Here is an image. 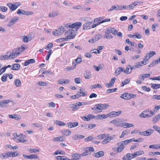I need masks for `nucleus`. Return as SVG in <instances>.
<instances>
[{"instance_id":"nucleus-57","label":"nucleus","mask_w":160,"mask_h":160,"mask_svg":"<svg viewBox=\"0 0 160 160\" xmlns=\"http://www.w3.org/2000/svg\"><path fill=\"white\" fill-rule=\"evenodd\" d=\"M150 155H160V152H150L149 153Z\"/></svg>"},{"instance_id":"nucleus-19","label":"nucleus","mask_w":160,"mask_h":160,"mask_svg":"<svg viewBox=\"0 0 160 160\" xmlns=\"http://www.w3.org/2000/svg\"><path fill=\"white\" fill-rule=\"evenodd\" d=\"M60 14V12L58 11H53L49 14L48 16L50 18H52L55 17Z\"/></svg>"},{"instance_id":"nucleus-45","label":"nucleus","mask_w":160,"mask_h":160,"mask_svg":"<svg viewBox=\"0 0 160 160\" xmlns=\"http://www.w3.org/2000/svg\"><path fill=\"white\" fill-rule=\"evenodd\" d=\"M15 84L17 87H20L21 85V82L20 80L18 79L15 80Z\"/></svg>"},{"instance_id":"nucleus-42","label":"nucleus","mask_w":160,"mask_h":160,"mask_svg":"<svg viewBox=\"0 0 160 160\" xmlns=\"http://www.w3.org/2000/svg\"><path fill=\"white\" fill-rule=\"evenodd\" d=\"M39 151V149L36 148H29L28 150V152L31 153H37Z\"/></svg>"},{"instance_id":"nucleus-50","label":"nucleus","mask_w":160,"mask_h":160,"mask_svg":"<svg viewBox=\"0 0 160 160\" xmlns=\"http://www.w3.org/2000/svg\"><path fill=\"white\" fill-rule=\"evenodd\" d=\"M52 50L51 49L49 50L48 52V54L46 57V60H48L49 59L50 57L52 54Z\"/></svg>"},{"instance_id":"nucleus-56","label":"nucleus","mask_w":160,"mask_h":160,"mask_svg":"<svg viewBox=\"0 0 160 160\" xmlns=\"http://www.w3.org/2000/svg\"><path fill=\"white\" fill-rule=\"evenodd\" d=\"M38 84L41 86H46L47 85V83L46 82H39Z\"/></svg>"},{"instance_id":"nucleus-32","label":"nucleus","mask_w":160,"mask_h":160,"mask_svg":"<svg viewBox=\"0 0 160 160\" xmlns=\"http://www.w3.org/2000/svg\"><path fill=\"white\" fill-rule=\"evenodd\" d=\"M149 148H150L159 149L160 148V144H155L151 145L149 146Z\"/></svg>"},{"instance_id":"nucleus-12","label":"nucleus","mask_w":160,"mask_h":160,"mask_svg":"<svg viewBox=\"0 0 160 160\" xmlns=\"http://www.w3.org/2000/svg\"><path fill=\"white\" fill-rule=\"evenodd\" d=\"M92 23V22H87L83 25V29L87 30L91 28V24Z\"/></svg>"},{"instance_id":"nucleus-20","label":"nucleus","mask_w":160,"mask_h":160,"mask_svg":"<svg viewBox=\"0 0 160 160\" xmlns=\"http://www.w3.org/2000/svg\"><path fill=\"white\" fill-rule=\"evenodd\" d=\"M84 151H85L86 153L90 155L91 154L90 152H94V150L92 147H90L85 148H84Z\"/></svg>"},{"instance_id":"nucleus-30","label":"nucleus","mask_w":160,"mask_h":160,"mask_svg":"<svg viewBox=\"0 0 160 160\" xmlns=\"http://www.w3.org/2000/svg\"><path fill=\"white\" fill-rule=\"evenodd\" d=\"M104 152L102 151H100L95 153L94 156L97 158H99L104 155Z\"/></svg>"},{"instance_id":"nucleus-41","label":"nucleus","mask_w":160,"mask_h":160,"mask_svg":"<svg viewBox=\"0 0 160 160\" xmlns=\"http://www.w3.org/2000/svg\"><path fill=\"white\" fill-rule=\"evenodd\" d=\"M23 38L22 41L24 42H27L30 41L31 39H30L27 36H23L22 37Z\"/></svg>"},{"instance_id":"nucleus-11","label":"nucleus","mask_w":160,"mask_h":160,"mask_svg":"<svg viewBox=\"0 0 160 160\" xmlns=\"http://www.w3.org/2000/svg\"><path fill=\"white\" fill-rule=\"evenodd\" d=\"M98 106L99 108H100V109H98V110L99 111H97L98 112H101L102 110L105 109L109 106V105L105 104H98Z\"/></svg>"},{"instance_id":"nucleus-5","label":"nucleus","mask_w":160,"mask_h":160,"mask_svg":"<svg viewBox=\"0 0 160 160\" xmlns=\"http://www.w3.org/2000/svg\"><path fill=\"white\" fill-rule=\"evenodd\" d=\"M21 5V3L20 2H16L14 4L11 3H9L7 4V5L10 8L11 11L15 10L19 6Z\"/></svg>"},{"instance_id":"nucleus-27","label":"nucleus","mask_w":160,"mask_h":160,"mask_svg":"<svg viewBox=\"0 0 160 160\" xmlns=\"http://www.w3.org/2000/svg\"><path fill=\"white\" fill-rule=\"evenodd\" d=\"M108 117L107 114H99L96 116V118L99 119H105Z\"/></svg>"},{"instance_id":"nucleus-35","label":"nucleus","mask_w":160,"mask_h":160,"mask_svg":"<svg viewBox=\"0 0 160 160\" xmlns=\"http://www.w3.org/2000/svg\"><path fill=\"white\" fill-rule=\"evenodd\" d=\"M84 78L87 79H88L91 78V73L89 71H87L84 74Z\"/></svg>"},{"instance_id":"nucleus-63","label":"nucleus","mask_w":160,"mask_h":160,"mask_svg":"<svg viewBox=\"0 0 160 160\" xmlns=\"http://www.w3.org/2000/svg\"><path fill=\"white\" fill-rule=\"evenodd\" d=\"M10 154L11 157H15L17 156H18V154H16V152H10Z\"/></svg>"},{"instance_id":"nucleus-18","label":"nucleus","mask_w":160,"mask_h":160,"mask_svg":"<svg viewBox=\"0 0 160 160\" xmlns=\"http://www.w3.org/2000/svg\"><path fill=\"white\" fill-rule=\"evenodd\" d=\"M84 138V136L83 135L79 134H76L72 136V139L73 140H76L77 139H80L83 138Z\"/></svg>"},{"instance_id":"nucleus-9","label":"nucleus","mask_w":160,"mask_h":160,"mask_svg":"<svg viewBox=\"0 0 160 160\" xmlns=\"http://www.w3.org/2000/svg\"><path fill=\"white\" fill-rule=\"evenodd\" d=\"M122 112L121 111H119L118 112L112 111L109 112L107 114L108 117H114L116 116H118L120 115Z\"/></svg>"},{"instance_id":"nucleus-48","label":"nucleus","mask_w":160,"mask_h":160,"mask_svg":"<svg viewBox=\"0 0 160 160\" xmlns=\"http://www.w3.org/2000/svg\"><path fill=\"white\" fill-rule=\"evenodd\" d=\"M21 48L20 47L17 48L13 49V50L14 51H16V52L18 55L20 54L22 52V50H21Z\"/></svg>"},{"instance_id":"nucleus-17","label":"nucleus","mask_w":160,"mask_h":160,"mask_svg":"<svg viewBox=\"0 0 160 160\" xmlns=\"http://www.w3.org/2000/svg\"><path fill=\"white\" fill-rule=\"evenodd\" d=\"M121 124L122 125V127L124 128H127L133 127L134 126V124H132L129 123L128 122H122Z\"/></svg>"},{"instance_id":"nucleus-59","label":"nucleus","mask_w":160,"mask_h":160,"mask_svg":"<svg viewBox=\"0 0 160 160\" xmlns=\"http://www.w3.org/2000/svg\"><path fill=\"white\" fill-rule=\"evenodd\" d=\"M64 152L62 151H56L54 153L53 155H57L58 154L63 155L64 154Z\"/></svg>"},{"instance_id":"nucleus-37","label":"nucleus","mask_w":160,"mask_h":160,"mask_svg":"<svg viewBox=\"0 0 160 160\" xmlns=\"http://www.w3.org/2000/svg\"><path fill=\"white\" fill-rule=\"evenodd\" d=\"M105 34L104 35V38H112V36L110 34V33L108 32L107 30H106V31L105 32Z\"/></svg>"},{"instance_id":"nucleus-61","label":"nucleus","mask_w":160,"mask_h":160,"mask_svg":"<svg viewBox=\"0 0 160 160\" xmlns=\"http://www.w3.org/2000/svg\"><path fill=\"white\" fill-rule=\"evenodd\" d=\"M153 128L154 129H155L156 131H157L159 133H160V128H159L157 126H156L155 125H153Z\"/></svg>"},{"instance_id":"nucleus-8","label":"nucleus","mask_w":160,"mask_h":160,"mask_svg":"<svg viewBox=\"0 0 160 160\" xmlns=\"http://www.w3.org/2000/svg\"><path fill=\"white\" fill-rule=\"evenodd\" d=\"M82 23L80 22H77L72 24V28H75V31H77L82 26Z\"/></svg>"},{"instance_id":"nucleus-1","label":"nucleus","mask_w":160,"mask_h":160,"mask_svg":"<svg viewBox=\"0 0 160 160\" xmlns=\"http://www.w3.org/2000/svg\"><path fill=\"white\" fill-rule=\"evenodd\" d=\"M154 114V112L148 109L143 111L139 114V116L143 118H147L151 117Z\"/></svg>"},{"instance_id":"nucleus-16","label":"nucleus","mask_w":160,"mask_h":160,"mask_svg":"<svg viewBox=\"0 0 160 160\" xmlns=\"http://www.w3.org/2000/svg\"><path fill=\"white\" fill-rule=\"evenodd\" d=\"M132 70V66L131 65H128L127 66L125 70L124 69V72L127 74L130 73Z\"/></svg>"},{"instance_id":"nucleus-40","label":"nucleus","mask_w":160,"mask_h":160,"mask_svg":"<svg viewBox=\"0 0 160 160\" xmlns=\"http://www.w3.org/2000/svg\"><path fill=\"white\" fill-rule=\"evenodd\" d=\"M9 74L6 73L3 74L1 78V80L3 82H5L7 80V77L8 76Z\"/></svg>"},{"instance_id":"nucleus-2","label":"nucleus","mask_w":160,"mask_h":160,"mask_svg":"<svg viewBox=\"0 0 160 160\" xmlns=\"http://www.w3.org/2000/svg\"><path fill=\"white\" fill-rule=\"evenodd\" d=\"M66 31L64 27L61 26L59 28L56 29L55 31L53 32V34L55 36H57L61 35L64 33V31Z\"/></svg>"},{"instance_id":"nucleus-4","label":"nucleus","mask_w":160,"mask_h":160,"mask_svg":"<svg viewBox=\"0 0 160 160\" xmlns=\"http://www.w3.org/2000/svg\"><path fill=\"white\" fill-rule=\"evenodd\" d=\"M136 95L135 94H130L128 93H125L121 95L120 97L123 99L127 100L131 98H134L136 97Z\"/></svg>"},{"instance_id":"nucleus-54","label":"nucleus","mask_w":160,"mask_h":160,"mask_svg":"<svg viewBox=\"0 0 160 160\" xmlns=\"http://www.w3.org/2000/svg\"><path fill=\"white\" fill-rule=\"evenodd\" d=\"M71 108H72V111H74L75 110H77L78 109V108H77L76 105L74 104H72L71 105Z\"/></svg>"},{"instance_id":"nucleus-44","label":"nucleus","mask_w":160,"mask_h":160,"mask_svg":"<svg viewBox=\"0 0 160 160\" xmlns=\"http://www.w3.org/2000/svg\"><path fill=\"white\" fill-rule=\"evenodd\" d=\"M156 54L155 52L153 51H151L149 52L148 53H147L146 54L148 56V59H150L153 55Z\"/></svg>"},{"instance_id":"nucleus-52","label":"nucleus","mask_w":160,"mask_h":160,"mask_svg":"<svg viewBox=\"0 0 160 160\" xmlns=\"http://www.w3.org/2000/svg\"><path fill=\"white\" fill-rule=\"evenodd\" d=\"M128 133L127 130H124L122 132V134L120 136V138H123L125 135H127Z\"/></svg>"},{"instance_id":"nucleus-22","label":"nucleus","mask_w":160,"mask_h":160,"mask_svg":"<svg viewBox=\"0 0 160 160\" xmlns=\"http://www.w3.org/2000/svg\"><path fill=\"white\" fill-rule=\"evenodd\" d=\"M70 81L68 79H61L58 81V82L59 84H67L69 83Z\"/></svg>"},{"instance_id":"nucleus-10","label":"nucleus","mask_w":160,"mask_h":160,"mask_svg":"<svg viewBox=\"0 0 160 160\" xmlns=\"http://www.w3.org/2000/svg\"><path fill=\"white\" fill-rule=\"evenodd\" d=\"M11 157L10 152H7L4 153L0 154V158L2 159H4L6 158Z\"/></svg>"},{"instance_id":"nucleus-34","label":"nucleus","mask_w":160,"mask_h":160,"mask_svg":"<svg viewBox=\"0 0 160 160\" xmlns=\"http://www.w3.org/2000/svg\"><path fill=\"white\" fill-rule=\"evenodd\" d=\"M151 88L153 89H156L160 88V84H153L151 83Z\"/></svg>"},{"instance_id":"nucleus-60","label":"nucleus","mask_w":160,"mask_h":160,"mask_svg":"<svg viewBox=\"0 0 160 160\" xmlns=\"http://www.w3.org/2000/svg\"><path fill=\"white\" fill-rule=\"evenodd\" d=\"M111 21V19L110 18H107L99 22V24H101L102 23H104V22H109Z\"/></svg>"},{"instance_id":"nucleus-13","label":"nucleus","mask_w":160,"mask_h":160,"mask_svg":"<svg viewBox=\"0 0 160 160\" xmlns=\"http://www.w3.org/2000/svg\"><path fill=\"white\" fill-rule=\"evenodd\" d=\"M107 31L109 33H112L114 35L117 34V32L116 29L111 27H108L107 29Z\"/></svg>"},{"instance_id":"nucleus-39","label":"nucleus","mask_w":160,"mask_h":160,"mask_svg":"<svg viewBox=\"0 0 160 160\" xmlns=\"http://www.w3.org/2000/svg\"><path fill=\"white\" fill-rule=\"evenodd\" d=\"M9 59L8 56L7 55L0 56V60H8Z\"/></svg>"},{"instance_id":"nucleus-3","label":"nucleus","mask_w":160,"mask_h":160,"mask_svg":"<svg viewBox=\"0 0 160 160\" xmlns=\"http://www.w3.org/2000/svg\"><path fill=\"white\" fill-rule=\"evenodd\" d=\"M65 34L68 36L70 39H71L74 38L75 36L76 33L74 30L69 29L66 32Z\"/></svg>"},{"instance_id":"nucleus-53","label":"nucleus","mask_w":160,"mask_h":160,"mask_svg":"<svg viewBox=\"0 0 160 160\" xmlns=\"http://www.w3.org/2000/svg\"><path fill=\"white\" fill-rule=\"evenodd\" d=\"M74 81L76 84H79L81 82V79L80 78H75Z\"/></svg>"},{"instance_id":"nucleus-64","label":"nucleus","mask_w":160,"mask_h":160,"mask_svg":"<svg viewBox=\"0 0 160 160\" xmlns=\"http://www.w3.org/2000/svg\"><path fill=\"white\" fill-rule=\"evenodd\" d=\"M93 138H94L92 137L91 136H89L85 139V140L87 142H88L89 141L92 140Z\"/></svg>"},{"instance_id":"nucleus-21","label":"nucleus","mask_w":160,"mask_h":160,"mask_svg":"<svg viewBox=\"0 0 160 160\" xmlns=\"http://www.w3.org/2000/svg\"><path fill=\"white\" fill-rule=\"evenodd\" d=\"M20 67V65L18 63H15L13 64L12 65L11 69L14 70H18L19 69Z\"/></svg>"},{"instance_id":"nucleus-25","label":"nucleus","mask_w":160,"mask_h":160,"mask_svg":"<svg viewBox=\"0 0 160 160\" xmlns=\"http://www.w3.org/2000/svg\"><path fill=\"white\" fill-rule=\"evenodd\" d=\"M16 52V51H14V50H13L12 53L8 55L9 58H14L18 56Z\"/></svg>"},{"instance_id":"nucleus-51","label":"nucleus","mask_w":160,"mask_h":160,"mask_svg":"<svg viewBox=\"0 0 160 160\" xmlns=\"http://www.w3.org/2000/svg\"><path fill=\"white\" fill-rule=\"evenodd\" d=\"M110 141V139L109 138H108V136L106 138L104 139L103 140V141L102 142V144H106V143H107L108 142Z\"/></svg>"},{"instance_id":"nucleus-15","label":"nucleus","mask_w":160,"mask_h":160,"mask_svg":"<svg viewBox=\"0 0 160 160\" xmlns=\"http://www.w3.org/2000/svg\"><path fill=\"white\" fill-rule=\"evenodd\" d=\"M154 130L151 128L147 129L146 131H144L145 136H149L151 135V134L154 132Z\"/></svg>"},{"instance_id":"nucleus-24","label":"nucleus","mask_w":160,"mask_h":160,"mask_svg":"<svg viewBox=\"0 0 160 160\" xmlns=\"http://www.w3.org/2000/svg\"><path fill=\"white\" fill-rule=\"evenodd\" d=\"M122 72H124V68L121 67H119L116 70L115 73L117 75L120 74Z\"/></svg>"},{"instance_id":"nucleus-43","label":"nucleus","mask_w":160,"mask_h":160,"mask_svg":"<svg viewBox=\"0 0 160 160\" xmlns=\"http://www.w3.org/2000/svg\"><path fill=\"white\" fill-rule=\"evenodd\" d=\"M81 156V154L78 153H76L73 154V156L74 157V160H77L79 159L80 158V156Z\"/></svg>"},{"instance_id":"nucleus-49","label":"nucleus","mask_w":160,"mask_h":160,"mask_svg":"<svg viewBox=\"0 0 160 160\" xmlns=\"http://www.w3.org/2000/svg\"><path fill=\"white\" fill-rule=\"evenodd\" d=\"M116 90V88L108 89L106 91V92L108 94L110 93H111L113 92H115Z\"/></svg>"},{"instance_id":"nucleus-55","label":"nucleus","mask_w":160,"mask_h":160,"mask_svg":"<svg viewBox=\"0 0 160 160\" xmlns=\"http://www.w3.org/2000/svg\"><path fill=\"white\" fill-rule=\"evenodd\" d=\"M139 145V144L138 143H135L130 148V150H133L135 149L136 147Z\"/></svg>"},{"instance_id":"nucleus-38","label":"nucleus","mask_w":160,"mask_h":160,"mask_svg":"<svg viewBox=\"0 0 160 160\" xmlns=\"http://www.w3.org/2000/svg\"><path fill=\"white\" fill-rule=\"evenodd\" d=\"M54 123L59 126H62L65 125V123L60 121L55 120L54 121Z\"/></svg>"},{"instance_id":"nucleus-29","label":"nucleus","mask_w":160,"mask_h":160,"mask_svg":"<svg viewBox=\"0 0 160 160\" xmlns=\"http://www.w3.org/2000/svg\"><path fill=\"white\" fill-rule=\"evenodd\" d=\"M132 159L131 156V153H128L127 154L122 158L123 160H130Z\"/></svg>"},{"instance_id":"nucleus-36","label":"nucleus","mask_w":160,"mask_h":160,"mask_svg":"<svg viewBox=\"0 0 160 160\" xmlns=\"http://www.w3.org/2000/svg\"><path fill=\"white\" fill-rule=\"evenodd\" d=\"M133 140V139H127L124 141H122L121 143L124 146L125 145H126L131 142H132Z\"/></svg>"},{"instance_id":"nucleus-6","label":"nucleus","mask_w":160,"mask_h":160,"mask_svg":"<svg viewBox=\"0 0 160 160\" xmlns=\"http://www.w3.org/2000/svg\"><path fill=\"white\" fill-rule=\"evenodd\" d=\"M17 12L18 15H32L33 14L32 12L20 9L18 10Z\"/></svg>"},{"instance_id":"nucleus-23","label":"nucleus","mask_w":160,"mask_h":160,"mask_svg":"<svg viewBox=\"0 0 160 160\" xmlns=\"http://www.w3.org/2000/svg\"><path fill=\"white\" fill-rule=\"evenodd\" d=\"M150 74L149 73L143 74L141 75L138 78L141 79V80H143L146 78H148L150 77Z\"/></svg>"},{"instance_id":"nucleus-28","label":"nucleus","mask_w":160,"mask_h":160,"mask_svg":"<svg viewBox=\"0 0 160 160\" xmlns=\"http://www.w3.org/2000/svg\"><path fill=\"white\" fill-rule=\"evenodd\" d=\"M35 62L34 59H31L25 61L24 65L27 66L30 63H33Z\"/></svg>"},{"instance_id":"nucleus-47","label":"nucleus","mask_w":160,"mask_h":160,"mask_svg":"<svg viewBox=\"0 0 160 160\" xmlns=\"http://www.w3.org/2000/svg\"><path fill=\"white\" fill-rule=\"evenodd\" d=\"M38 156L35 154H32L29 155L28 159H38Z\"/></svg>"},{"instance_id":"nucleus-58","label":"nucleus","mask_w":160,"mask_h":160,"mask_svg":"<svg viewBox=\"0 0 160 160\" xmlns=\"http://www.w3.org/2000/svg\"><path fill=\"white\" fill-rule=\"evenodd\" d=\"M78 93L80 97L85 96L87 95V94L84 92H78Z\"/></svg>"},{"instance_id":"nucleus-26","label":"nucleus","mask_w":160,"mask_h":160,"mask_svg":"<svg viewBox=\"0 0 160 160\" xmlns=\"http://www.w3.org/2000/svg\"><path fill=\"white\" fill-rule=\"evenodd\" d=\"M61 133L64 136H68L70 135L71 132L70 130L68 129H66L63 130Z\"/></svg>"},{"instance_id":"nucleus-62","label":"nucleus","mask_w":160,"mask_h":160,"mask_svg":"<svg viewBox=\"0 0 160 160\" xmlns=\"http://www.w3.org/2000/svg\"><path fill=\"white\" fill-rule=\"evenodd\" d=\"M27 142V141L24 139H17V142H18L23 143Z\"/></svg>"},{"instance_id":"nucleus-31","label":"nucleus","mask_w":160,"mask_h":160,"mask_svg":"<svg viewBox=\"0 0 160 160\" xmlns=\"http://www.w3.org/2000/svg\"><path fill=\"white\" fill-rule=\"evenodd\" d=\"M160 119V114H158L152 119V121L154 123H155Z\"/></svg>"},{"instance_id":"nucleus-7","label":"nucleus","mask_w":160,"mask_h":160,"mask_svg":"<svg viewBox=\"0 0 160 160\" xmlns=\"http://www.w3.org/2000/svg\"><path fill=\"white\" fill-rule=\"evenodd\" d=\"M102 36L100 34H97L96 35L94 36L93 38L89 40V42L91 43H94L100 39L102 38Z\"/></svg>"},{"instance_id":"nucleus-46","label":"nucleus","mask_w":160,"mask_h":160,"mask_svg":"<svg viewBox=\"0 0 160 160\" xmlns=\"http://www.w3.org/2000/svg\"><path fill=\"white\" fill-rule=\"evenodd\" d=\"M124 148V146L122 145L121 143L119 146L117 148L118 152H120L122 151Z\"/></svg>"},{"instance_id":"nucleus-33","label":"nucleus","mask_w":160,"mask_h":160,"mask_svg":"<svg viewBox=\"0 0 160 160\" xmlns=\"http://www.w3.org/2000/svg\"><path fill=\"white\" fill-rule=\"evenodd\" d=\"M53 141H64L63 138L62 137H58L54 138L52 139Z\"/></svg>"},{"instance_id":"nucleus-14","label":"nucleus","mask_w":160,"mask_h":160,"mask_svg":"<svg viewBox=\"0 0 160 160\" xmlns=\"http://www.w3.org/2000/svg\"><path fill=\"white\" fill-rule=\"evenodd\" d=\"M116 80V78L115 77L112 78L110 81L109 83L106 84V87L108 88L112 87L114 84L115 81Z\"/></svg>"}]
</instances>
